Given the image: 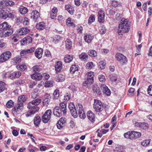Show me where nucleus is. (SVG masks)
I'll use <instances>...</instances> for the list:
<instances>
[{
	"label": "nucleus",
	"instance_id": "51",
	"mask_svg": "<svg viewBox=\"0 0 152 152\" xmlns=\"http://www.w3.org/2000/svg\"><path fill=\"white\" fill-rule=\"evenodd\" d=\"M23 25L24 26H28L29 24L28 19L27 18L23 19L22 21Z\"/></svg>",
	"mask_w": 152,
	"mask_h": 152
},
{
	"label": "nucleus",
	"instance_id": "57",
	"mask_svg": "<svg viewBox=\"0 0 152 152\" xmlns=\"http://www.w3.org/2000/svg\"><path fill=\"white\" fill-rule=\"evenodd\" d=\"M106 31V29L104 26H102L101 28L99 30V32L100 34L102 35L104 34Z\"/></svg>",
	"mask_w": 152,
	"mask_h": 152
},
{
	"label": "nucleus",
	"instance_id": "50",
	"mask_svg": "<svg viewBox=\"0 0 152 152\" xmlns=\"http://www.w3.org/2000/svg\"><path fill=\"white\" fill-rule=\"evenodd\" d=\"M4 2H5V5L7 6H12L14 4V2L10 0H6Z\"/></svg>",
	"mask_w": 152,
	"mask_h": 152
},
{
	"label": "nucleus",
	"instance_id": "44",
	"mask_svg": "<svg viewBox=\"0 0 152 152\" xmlns=\"http://www.w3.org/2000/svg\"><path fill=\"white\" fill-rule=\"evenodd\" d=\"M106 63L102 61H100L98 63L99 67L101 69H104Z\"/></svg>",
	"mask_w": 152,
	"mask_h": 152
},
{
	"label": "nucleus",
	"instance_id": "58",
	"mask_svg": "<svg viewBox=\"0 0 152 152\" xmlns=\"http://www.w3.org/2000/svg\"><path fill=\"white\" fill-rule=\"evenodd\" d=\"M110 80L112 82H115L117 79V77L116 76L114 75H110Z\"/></svg>",
	"mask_w": 152,
	"mask_h": 152
},
{
	"label": "nucleus",
	"instance_id": "46",
	"mask_svg": "<svg viewBox=\"0 0 152 152\" xmlns=\"http://www.w3.org/2000/svg\"><path fill=\"white\" fill-rule=\"evenodd\" d=\"M61 39V37L60 36L56 35L53 37V42L55 43H56Z\"/></svg>",
	"mask_w": 152,
	"mask_h": 152
},
{
	"label": "nucleus",
	"instance_id": "6",
	"mask_svg": "<svg viewBox=\"0 0 152 152\" xmlns=\"http://www.w3.org/2000/svg\"><path fill=\"white\" fill-rule=\"evenodd\" d=\"M31 77L32 79L37 80H41L43 77H44L45 79L48 80L50 77L49 75L46 73H43L42 75L40 73H34L31 75Z\"/></svg>",
	"mask_w": 152,
	"mask_h": 152
},
{
	"label": "nucleus",
	"instance_id": "48",
	"mask_svg": "<svg viewBox=\"0 0 152 152\" xmlns=\"http://www.w3.org/2000/svg\"><path fill=\"white\" fill-rule=\"evenodd\" d=\"M150 142V140H145L141 142V144L143 146H146L149 144Z\"/></svg>",
	"mask_w": 152,
	"mask_h": 152
},
{
	"label": "nucleus",
	"instance_id": "15",
	"mask_svg": "<svg viewBox=\"0 0 152 152\" xmlns=\"http://www.w3.org/2000/svg\"><path fill=\"white\" fill-rule=\"evenodd\" d=\"M105 12L100 9L98 12V21L99 23H103L104 21Z\"/></svg>",
	"mask_w": 152,
	"mask_h": 152
},
{
	"label": "nucleus",
	"instance_id": "35",
	"mask_svg": "<svg viewBox=\"0 0 152 152\" xmlns=\"http://www.w3.org/2000/svg\"><path fill=\"white\" fill-rule=\"evenodd\" d=\"M79 66L77 65H72L70 69V72L71 73H74L78 70Z\"/></svg>",
	"mask_w": 152,
	"mask_h": 152
},
{
	"label": "nucleus",
	"instance_id": "19",
	"mask_svg": "<svg viewBox=\"0 0 152 152\" xmlns=\"http://www.w3.org/2000/svg\"><path fill=\"white\" fill-rule=\"evenodd\" d=\"M50 95L48 94H45L44 96L43 103L44 106H47L50 102Z\"/></svg>",
	"mask_w": 152,
	"mask_h": 152
},
{
	"label": "nucleus",
	"instance_id": "28",
	"mask_svg": "<svg viewBox=\"0 0 152 152\" xmlns=\"http://www.w3.org/2000/svg\"><path fill=\"white\" fill-rule=\"evenodd\" d=\"M41 122V118L39 116H35L34 119V122L36 127H38Z\"/></svg>",
	"mask_w": 152,
	"mask_h": 152
},
{
	"label": "nucleus",
	"instance_id": "3",
	"mask_svg": "<svg viewBox=\"0 0 152 152\" xmlns=\"http://www.w3.org/2000/svg\"><path fill=\"white\" fill-rule=\"evenodd\" d=\"M130 26L128 20L124 18H122L118 26V35H123L122 33H128L129 30Z\"/></svg>",
	"mask_w": 152,
	"mask_h": 152
},
{
	"label": "nucleus",
	"instance_id": "23",
	"mask_svg": "<svg viewBox=\"0 0 152 152\" xmlns=\"http://www.w3.org/2000/svg\"><path fill=\"white\" fill-rule=\"evenodd\" d=\"M87 115L88 119L91 121L93 122L95 121L94 114L91 111H88L87 113Z\"/></svg>",
	"mask_w": 152,
	"mask_h": 152
},
{
	"label": "nucleus",
	"instance_id": "5",
	"mask_svg": "<svg viewBox=\"0 0 152 152\" xmlns=\"http://www.w3.org/2000/svg\"><path fill=\"white\" fill-rule=\"evenodd\" d=\"M76 110L77 113L78 112V114L80 118L82 119H84L86 117V115L82 105L79 103H78L76 105Z\"/></svg>",
	"mask_w": 152,
	"mask_h": 152
},
{
	"label": "nucleus",
	"instance_id": "26",
	"mask_svg": "<svg viewBox=\"0 0 152 152\" xmlns=\"http://www.w3.org/2000/svg\"><path fill=\"white\" fill-rule=\"evenodd\" d=\"M36 27L39 30H43L46 27L45 24L44 22H40L36 25Z\"/></svg>",
	"mask_w": 152,
	"mask_h": 152
},
{
	"label": "nucleus",
	"instance_id": "22",
	"mask_svg": "<svg viewBox=\"0 0 152 152\" xmlns=\"http://www.w3.org/2000/svg\"><path fill=\"white\" fill-rule=\"evenodd\" d=\"M135 125L141 129H146L148 127V124L147 123L144 122H136Z\"/></svg>",
	"mask_w": 152,
	"mask_h": 152
},
{
	"label": "nucleus",
	"instance_id": "43",
	"mask_svg": "<svg viewBox=\"0 0 152 152\" xmlns=\"http://www.w3.org/2000/svg\"><path fill=\"white\" fill-rule=\"evenodd\" d=\"M93 90L94 94H98L100 92L99 88L97 85H94L93 87Z\"/></svg>",
	"mask_w": 152,
	"mask_h": 152
},
{
	"label": "nucleus",
	"instance_id": "17",
	"mask_svg": "<svg viewBox=\"0 0 152 152\" xmlns=\"http://www.w3.org/2000/svg\"><path fill=\"white\" fill-rule=\"evenodd\" d=\"M30 31L29 29L26 28H21L18 29L17 32L20 35H24L26 34Z\"/></svg>",
	"mask_w": 152,
	"mask_h": 152
},
{
	"label": "nucleus",
	"instance_id": "54",
	"mask_svg": "<svg viewBox=\"0 0 152 152\" xmlns=\"http://www.w3.org/2000/svg\"><path fill=\"white\" fill-rule=\"evenodd\" d=\"M95 20V16L94 15H90L88 20L89 24L91 23L94 21Z\"/></svg>",
	"mask_w": 152,
	"mask_h": 152
},
{
	"label": "nucleus",
	"instance_id": "47",
	"mask_svg": "<svg viewBox=\"0 0 152 152\" xmlns=\"http://www.w3.org/2000/svg\"><path fill=\"white\" fill-rule=\"evenodd\" d=\"M135 91V89L134 88H129L128 91V95L129 96H133L134 95V91Z\"/></svg>",
	"mask_w": 152,
	"mask_h": 152
},
{
	"label": "nucleus",
	"instance_id": "25",
	"mask_svg": "<svg viewBox=\"0 0 152 152\" xmlns=\"http://www.w3.org/2000/svg\"><path fill=\"white\" fill-rule=\"evenodd\" d=\"M79 57L82 61H87L88 59V56L87 53L85 52H82L79 55Z\"/></svg>",
	"mask_w": 152,
	"mask_h": 152
},
{
	"label": "nucleus",
	"instance_id": "29",
	"mask_svg": "<svg viewBox=\"0 0 152 152\" xmlns=\"http://www.w3.org/2000/svg\"><path fill=\"white\" fill-rule=\"evenodd\" d=\"M141 133L140 132L135 131H132L131 134L132 140L135 139L139 138L141 136Z\"/></svg>",
	"mask_w": 152,
	"mask_h": 152
},
{
	"label": "nucleus",
	"instance_id": "13",
	"mask_svg": "<svg viewBox=\"0 0 152 152\" xmlns=\"http://www.w3.org/2000/svg\"><path fill=\"white\" fill-rule=\"evenodd\" d=\"M115 58L117 60L119 61L121 64L126 63L127 61L126 58L122 54L118 53L115 55Z\"/></svg>",
	"mask_w": 152,
	"mask_h": 152
},
{
	"label": "nucleus",
	"instance_id": "63",
	"mask_svg": "<svg viewBox=\"0 0 152 152\" xmlns=\"http://www.w3.org/2000/svg\"><path fill=\"white\" fill-rule=\"evenodd\" d=\"M65 119V118H64L62 117L60 118L59 120L58 121V122L62 124H61L62 125H64V124L66 122Z\"/></svg>",
	"mask_w": 152,
	"mask_h": 152
},
{
	"label": "nucleus",
	"instance_id": "1",
	"mask_svg": "<svg viewBox=\"0 0 152 152\" xmlns=\"http://www.w3.org/2000/svg\"><path fill=\"white\" fill-rule=\"evenodd\" d=\"M42 102L41 99H37L29 102L27 105V107L31 110L28 111L26 116H29L33 115L36 112H37L39 108L37 106Z\"/></svg>",
	"mask_w": 152,
	"mask_h": 152
},
{
	"label": "nucleus",
	"instance_id": "18",
	"mask_svg": "<svg viewBox=\"0 0 152 152\" xmlns=\"http://www.w3.org/2000/svg\"><path fill=\"white\" fill-rule=\"evenodd\" d=\"M7 10L5 8H0V18L5 19L7 18Z\"/></svg>",
	"mask_w": 152,
	"mask_h": 152
},
{
	"label": "nucleus",
	"instance_id": "61",
	"mask_svg": "<svg viewBox=\"0 0 152 152\" xmlns=\"http://www.w3.org/2000/svg\"><path fill=\"white\" fill-rule=\"evenodd\" d=\"M148 94L152 96V86H149L147 89Z\"/></svg>",
	"mask_w": 152,
	"mask_h": 152
},
{
	"label": "nucleus",
	"instance_id": "16",
	"mask_svg": "<svg viewBox=\"0 0 152 152\" xmlns=\"http://www.w3.org/2000/svg\"><path fill=\"white\" fill-rule=\"evenodd\" d=\"M53 113L54 115L57 117H59L62 115L63 111L61 108L58 107H56L54 109Z\"/></svg>",
	"mask_w": 152,
	"mask_h": 152
},
{
	"label": "nucleus",
	"instance_id": "2",
	"mask_svg": "<svg viewBox=\"0 0 152 152\" xmlns=\"http://www.w3.org/2000/svg\"><path fill=\"white\" fill-rule=\"evenodd\" d=\"M27 97L25 95L20 96L18 98V102L17 105L12 110V113L14 115H17L21 111L23 108V103L26 100Z\"/></svg>",
	"mask_w": 152,
	"mask_h": 152
},
{
	"label": "nucleus",
	"instance_id": "20",
	"mask_svg": "<svg viewBox=\"0 0 152 152\" xmlns=\"http://www.w3.org/2000/svg\"><path fill=\"white\" fill-rule=\"evenodd\" d=\"M32 41V38L30 36H27L23 38L21 41V43L22 45L25 44H28L31 43Z\"/></svg>",
	"mask_w": 152,
	"mask_h": 152
},
{
	"label": "nucleus",
	"instance_id": "34",
	"mask_svg": "<svg viewBox=\"0 0 152 152\" xmlns=\"http://www.w3.org/2000/svg\"><path fill=\"white\" fill-rule=\"evenodd\" d=\"M93 38V37L90 34H87L84 37V39L85 42L88 43L90 42Z\"/></svg>",
	"mask_w": 152,
	"mask_h": 152
},
{
	"label": "nucleus",
	"instance_id": "21",
	"mask_svg": "<svg viewBox=\"0 0 152 152\" xmlns=\"http://www.w3.org/2000/svg\"><path fill=\"white\" fill-rule=\"evenodd\" d=\"M43 50L41 48H39L37 49L35 52V55L36 57L39 59L41 58L42 55Z\"/></svg>",
	"mask_w": 152,
	"mask_h": 152
},
{
	"label": "nucleus",
	"instance_id": "45",
	"mask_svg": "<svg viewBox=\"0 0 152 152\" xmlns=\"http://www.w3.org/2000/svg\"><path fill=\"white\" fill-rule=\"evenodd\" d=\"M14 105V102L10 100L8 101L7 102L6 106L7 108H10L12 107Z\"/></svg>",
	"mask_w": 152,
	"mask_h": 152
},
{
	"label": "nucleus",
	"instance_id": "10",
	"mask_svg": "<svg viewBox=\"0 0 152 152\" xmlns=\"http://www.w3.org/2000/svg\"><path fill=\"white\" fill-rule=\"evenodd\" d=\"M21 75V73L19 71L14 72L12 73L7 72L5 76L6 77L13 79L15 78H19Z\"/></svg>",
	"mask_w": 152,
	"mask_h": 152
},
{
	"label": "nucleus",
	"instance_id": "39",
	"mask_svg": "<svg viewBox=\"0 0 152 152\" xmlns=\"http://www.w3.org/2000/svg\"><path fill=\"white\" fill-rule=\"evenodd\" d=\"M33 69L34 73H38L37 72H40L42 70L41 66H35L33 67Z\"/></svg>",
	"mask_w": 152,
	"mask_h": 152
},
{
	"label": "nucleus",
	"instance_id": "4",
	"mask_svg": "<svg viewBox=\"0 0 152 152\" xmlns=\"http://www.w3.org/2000/svg\"><path fill=\"white\" fill-rule=\"evenodd\" d=\"M93 107L95 111L96 112H100L102 111L104 109V107L101 102L96 99H94Z\"/></svg>",
	"mask_w": 152,
	"mask_h": 152
},
{
	"label": "nucleus",
	"instance_id": "14",
	"mask_svg": "<svg viewBox=\"0 0 152 152\" xmlns=\"http://www.w3.org/2000/svg\"><path fill=\"white\" fill-rule=\"evenodd\" d=\"M69 108L72 115L74 118H77L78 116L77 113L76 108L73 103L71 102L69 103Z\"/></svg>",
	"mask_w": 152,
	"mask_h": 152
},
{
	"label": "nucleus",
	"instance_id": "36",
	"mask_svg": "<svg viewBox=\"0 0 152 152\" xmlns=\"http://www.w3.org/2000/svg\"><path fill=\"white\" fill-rule=\"evenodd\" d=\"M73 58L72 56L66 55L64 57V60L66 63H69L72 61Z\"/></svg>",
	"mask_w": 152,
	"mask_h": 152
},
{
	"label": "nucleus",
	"instance_id": "40",
	"mask_svg": "<svg viewBox=\"0 0 152 152\" xmlns=\"http://www.w3.org/2000/svg\"><path fill=\"white\" fill-rule=\"evenodd\" d=\"M28 10L27 8L23 6H21L20 9V12L22 14H25L27 13Z\"/></svg>",
	"mask_w": 152,
	"mask_h": 152
},
{
	"label": "nucleus",
	"instance_id": "60",
	"mask_svg": "<svg viewBox=\"0 0 152 152\" xmlns=\"http://www.w3.org/2000/svg\"><path fill=\"white\" fill-rule=\"evenodd\" d=\"M69 88L70 89L72 90V91H77L78 89L77 87H76L75 86L73 85H71V86L69 87Z\"/></svg>",
	"mask_w": 152,
	"mask_h": 152
},
{
	"label": "nucleus",
	"instance_id": "49",
	"mask_svg": "<svg viewBox=\"0 0 152 152\" xmlns=\"http://www.w3.org/2000/svg\"><path fill=\"white\" fill-rule=\"evenodd\" d=\"M54 99H57L59 96V91L58 89L55 90L53 93Z\"/></svg>",
	"mask_w": 152,
	"mask_h": 152
},
{
	"label": "nucleus",
	"instance_id": "33",
	"mask_svg": "<svg viewBox=\"0 0 152 152\" xmlns=\"http://www.w3.org/2000/svg\"><path fill=\"white\" fill-rule=\"evenodd\" d=\"M65 9L71 14L72 15L74 12V9L73 7L69 4L65 6Z\"/></svg>",
	"mask_w": 152,
	"mask_h": 152
},
{
	"label": "nucleus",
	"instance_id": "59",
	"mask_svg": "<svg viewBox=\"0 0 152 152\" xmlns=\"http://www.w3.org/2000/svg\"><path fill=\"white\" fill-rule=\"evenodd\" d=\"M66 23L67 25L69 26H74V24L71 22V19L70 18H68L66 22Z\"/></svg>",
	"mask_w": 152,
	"mask_h": 152
},
{
	"label": "nucleus",
	"instance_id": "52",
	"mask_svg": "<svg viewBox=\"0 0 152 152\" xmlns=\"http://www.w3.org/2000/svg\"><path fill=\"white\" fill-rule=\"evenodd\" d=\"M23 18L21 17H17L15 20V22L17 24L19 25L21 23L23 20Z\"/></svg>",
	"mask_w": 152,
	"mask_h": 152
},
{
	"label": "nucleus",
	"instance_id": "30",
	"mask_svg": "<svg viewBox=\"0 0 152 152\" xmlns=\"http://www.w3.org/2000/svg\"><path fill=\"white\" fill-rule=\"evenodd\" d=\"M55 80L58 82H63L65 80L64 76L61 74H59L56 76Z\"/></svg>",
	"mask_w": 152,
	"mask_h": 152
},
{
	"label": "nucleus",
	"instance_id": "64",
	"mask_svg": "<svg viewBox=\"0 0 152 152\" xmlns=\"http://www.w3.org/2000/svg\"><path fill=\"white\" fill-rule=\"evenodd\" d=\"M58 11L56 7H54L52 9L51 11L50 12V13H53L55 14H57Z\"/></svg>",
	"mask_w": 152,
	"mask_h": 152
},
{
	"label": "nucleus",
	"instance_id": "62",
	"mask_svg": "<svg viewBox=\"0 0 152 152\" xmlns=\"http://www.w3.org/2000/svg\"><path fill=\"white\" fill-rule=\"evenodd\" d=\"M99 79L100 82H103L105 81V76L103 75H99Z\"/></svg>",
	"mask_w": 152,
	"mask_h": 152
},
{
	"label": "nucleus",
	"instance_id": "9",
	"mask_svg": "<svg viewBox=\"0 0 152 152\" xmlns=\"http://www.w3.org/2000/svg\"><path fill=\"white\" fill-rule=\"evenodd\" d=\"M4 31H1L0 33V37L1 38H5L11 35L13 32V30L11 26L9 25L8 28Z\"/></svg>",
	"mask_w": 152,
	"mask_h": 152
},
{
	"label": "nucleus",
	"instance_id": "53",
	"mask_svg": "<svg viewBox=\"0 0 152 152\" xmlns=\"http://www.w3.org/2000/svg\"><path fill=\"white\" fill-rule=\"evenodd\" d=\"M20 61L21 58L19 57H16L12 59V61L14 64L19 63Z\"/></svg>",
	"mask_w": 152,
	"mask_h": 152
},
{
	"label": "nucleus",
	"instance_id": "27",
	"mask_svg": "<svg viewBox=\"0 0 152 152\" xmlns=\"http://www.w3.org/2000/svg\"><path fill=\"white\" fill-rule=\"evenodd\" d=\"M55 70L56 72H59L62 69V62L58 61L56 62L55 66Z\"/></svg>",
	"mask_w": 152,
	"mask_h": 152
},
{
	"label": "nucleus",
	"instance_id": "24",
	"mask_svg": "<svg viewBox=\"0 0 152 152\" xmlns=\"http://www.w3.org/2000/svg\"><path fill=\"white\" fill-rule=\"evenodd\" d=\"M101 88L104 94H106L107 96L110 95L111 94L110 91L106 86L104 85H102V86Z\"/></svg>",
	"mask_w": 152,
	"mask_h": 152
},
{
	"label": "nucleus",
	"instance_id": "7",
	"mask_svg": "<svg viewBox=\"0 0 152 152\" xmlns=\"http://www.w3.org/2000/svg\"><path fill=\"white\" fill-rule=\"evenodd\" d=\"M94 73L92 72H88L87 75V78L86 81L83 82V85L84 86H86L88 84H91L94 82Z\"/></svg>",
	"mask_w": 152,
	"mask_h": 152
},
{
	"label": "nucleus",
	"instance_id": "41",
	"mask_svg": "<svg viewBox=\"0 0 152 152\" xmlns=\"http://www.w3.org/2000/svg\"><path fill=\"white\" fill-rule=\"evenodd\" d=\"M6 88V84L5 83L0 81V93L3 91Z\"/></svg>",
	"mask_w": 152,
	"mask_h": 152
},
{
	"label": "nucleus",
	"instance_id": "56",
	"mask_svg": "<svg viewBox=\"0 0 152 152\" xmlns=\"http://www.w3.org/2000/svg\"><path fill=\"white\" fill-rule=\"evenodd\" d=\"M93 63L92 62L88 63L86 65V67L87 68L91 69L94 67Z\"/></svg>",
	"mask_w": 152,
	"mask_h": 152
},
{
	"label": "nucleus",
	"instance_id": "55",
	"mask_svg": "<svg viewBox=\"0 0 152 152\" xmlns=\"http://www.w3.org/2000/svg\"><path fill=\"white\" fill-rule=\"evenodd\" d=\"M131 134L132 132H127V133H125L124 134V136L125 138H129L131 140H132V138H131Z\"/></svg>",
	"mask_w": 152,
	"mask_h": 152
},
{
	"label": "nucleus",
	"instance_id": "37",
	"mask_svg": "<svg viewBox=\"0 0 152 152\" xmlns=\"http://www.w3.org/2000/svg\"><path fill=\"white\" fill-rule=\"evenodd\" d=\"M88 53L91 57H95L97 56V53L94 50H89Z\"/></svg>",
	"mask_w": 152,
	"mask_h": 152
},
{
	"label": "nucleus",
	"instance_id": "11",
	"mask_svg": "<svg viewBox=\"0 0 152 152\" xmlns=\"http://www.w3.org/2000/svg\"><path fill=\"white\" fill-rule=\"evenodd\" d=\"M30 18L34 22L39 21L40 18L39 12L36 10H34L31 13Z\"/></svg>",
	"mask_w": 152,
	"mask_h": 152
},
{
	"label": "nucleus",
	"instance_id": "8",
	"mask_svg": "<svg viewBox=\"0 0 152 152\" xmlns=\"http://www.w3.org/2000/svg\"><path fill=\"white\" fill-rule=\"evenodd\" d=\"M12 53L9 51H6L3 53L0 56V62L6 61L11 58Z\"/></svg>",
	"mask_w": 152,
	"mask_h": 152
},
{
	"label": "nucleus",
	"instance_id": "31",
	"mask_svg": "<svg viewBox=\"0 0 152 152\" xmlns=\"http://www.w3.org/2000/svg\"><path fill=\"white\" fill-rule=\"evenodd\" d=\"M9 25L6 22H4L0 24V31H4L8 28Z\"/></svg>",
	"mask_w": 152,
	"mask_h": 152
},
{
	"label": "nucleus",
	"instance_id": "12",
	"mask_svg": "<svg viewBox=\"0 0 152 152\" xmlns=\"http://www.w3.org/2000/svg\"><path fill=\"white\" fill-rule=\"evenodd\" d=\"M52 114L50 110H47L42 117V121L44 123H47L50 120Z\"/></svg>",
	"mask_w": 152,
	"mask_h": 152
},
{
	"label": "nucleus",
	"instance_id": "38",
	"mask_svg": "<svg viewBox=\"0 0 152 152\" xmlns=\"http://www.w3.org/2000/svg\"><path fill=\"white\" fill-rule=\"evenodd\" d=\"M66 47L67 49H69L72 47V42L70 39H66Z\"/></svg>",
	"mask_w": 152,
	"mask_h": 152
},
{
	"label": "nucleus",
	"instance_id": "42",
	"mask_svg": "<svg viewBox=\"0 0 152 152\" xmlns=\"http://www.w3.org/2000/svg\"><path fill=\"white\" fill-rule=\"evenodd\" d=\"M71 98V94L70 93H66L64 96V100L65 102L69 100Z\"/></svg>",
	"mask_w": 152,
	"mask_h": 152
},
{
	"label": "nucleus",
	"instance_id": "32",
	"mask_svg": "<svg viewBox=\"0 0 152 152\" xmlns=\"http://www.w3.org/2000/svg\"><path fill=\"white\" fill-rule=\"evenodd\" d=\"M60 108H61L64 115H65L66 113V103L65 102H61L60 104Z\"/></svg>",
	"mask_w": 152,
	"mask_h": 152
}]
</instances>
